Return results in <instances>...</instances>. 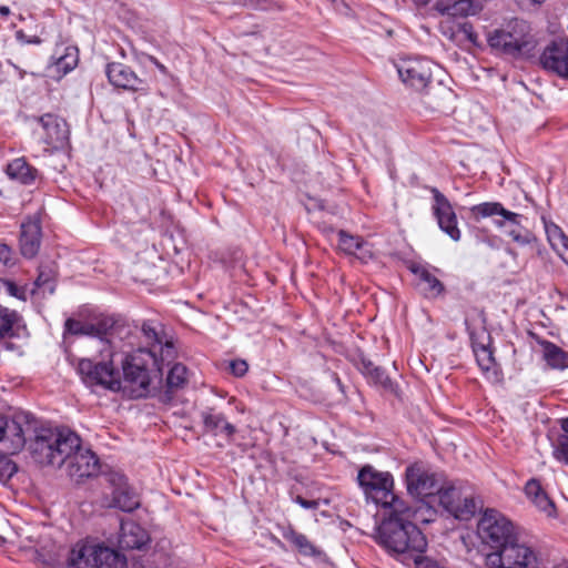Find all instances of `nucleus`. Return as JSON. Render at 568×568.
Wrapping results in <instances>:
<instances>
[{
	"mask_svg": "<svg viewBox=\"0 0 568 568\" xmlns=\"http://www.w3.org/2000/svg\"><path fill=\"white\" fill-rule=\"evenodd\" d=\"M236 3L256 10L281 9V4L276 0H234Z\"/></svg>",
	"mask_w": 568,
	"mask_h": 568,
	"instance_id": "obj_42",
	"label": "nucleus"
},
{
	"mask_svg": "<svg viewBox=\"0 0 568 568\" xmlns=\"http://www.w3.org/2000/svg\"><path fill=\"white\" fill-rule=\"evenodd\" d=\"M201 417L205 432L214 436L223 435L230 439L236 433V427L229 423L222 413H217L213 408L203 410Z\"/></svg>",
	"mask_w": 568,
	"mask_h": 568,
	"instance_id": "obj_22",
	"label": "nucleus"
},
{
	"mask_svg": "<svg viewBox=\"0 0 568 568\" xmlns=\"http://www.w3.org/2000/svg\"><path fill=\"white\" fill-rule=\"evenodd\" d=\"M0 294L27 302L28 286L27 284H19L11 278L0 277Z\"/></svg>",
	"mask_w": 568,
	"mask_h": 568,
	"instance_id": "obj_34",
	"label": "nucleus"
},
{
	"mask_svg": "<svg viewBox=\"0 0 568 568\" xmlns=\"http://www.w3.org/2000/svg\"><path fill=\"white\" fill-rule=\"evenodd\" d=\"M21 321V315L6 306L0 305V339L14 336V327Z\"/></svg>",
	"mask_w": 568,
	"mask_h": 568,
	"instance_id": "obj_31",
	"label": "nucleus"
},
{
	"mask_svg": "<svg viewBox=\"0 0 568 568\" xmlns=\"http://www.w3.org/2000/svg\"><path fill=\"white\" fill-rule=\"evenodd\" d=\"M436 10L448 18L467 17L476 12L477 6L473 0H437Z\"/></svg>",
	"mask_w": 568,
	"mask_h": 568,
	"instance_id": "obj_27",
	"label": "nucleus"
},
{
	"mask_svg": "<svg viewBox=\"0 0 568 568\" xmlns=\"http://www.w3.org/2000/svg\"><path fill=\"white\" fill-rule=\"evenodd\" d=\"M186 374L187 369L184 365L180 363L174 364L166 377L168 390L174 392L182 388L187 382Z\"/></svg>",
	"mask_w": 568,
	"mask_h": 568,
	"instance_id": "obj_36",
	"label": "nucleus"
},
{
	"mask_svg": "<svg viewBox=\"0 0 568 568\" xmlns=\"http://www.w3.org/2000/svg\"><path fill=\"white\" fill-rule=\"evenodd\" d=\"M368 378H371L373 383L381 385L385 389H393L392 379L388 377L385 371L378 366L376 367V369H373V373Z\"/></svg>",
	"mask_w": 568,
	"mask_h": 568,
	"instance_id": "obj_46",
	"label": "nucleus"
},
{
	"mask_svg": "<svg viewBox=\"0 0 568 568\" xmlns=\"http://www.w3.org/2000/svg\"><path fill=\"white\" fill-rule=\"evenodd\" d=\"M27 43H40V39L38 37H33L31 39L26 40Z\"/></svg>",
	"mask_w": 568,
	"mask_h": 568,
	"instance_id": "obj_56",
	"label": "nucleus"
},
{
	"mask_svg": "<svg viewBox=\"0 0 568 568\" xmlns=\"http://www.w3.org/2000/svg\"><path fill=\"white\" fill-rule=\"evenodd\" d=\"M0 262L6 266H11L14 264L13 251L7 244H0Z\"/></svg>",
	"mask_w": 568,
	"mask_h": 568,
	"instance_id": "obj_49",
	"label": "nucleus"
},
{
	"mask_svg": "<svg viewBox=\"0 0 568 568\" xmlns=\"http://www.w3.org/2000/svg\"><path fill=\"white\" fill-rule=\"evenodd\" d=\"M64 334L97 336L98 354L91 358H81L77 371L82 382L90 386H101L109 390L121 388V373L118 367L120 342L129 338L130 327L112 316L99 318L95 323H83L68 318Z\"/></svg>",
	"mask_w": 568,
	"mask_h": 568,
	"instance_id": "obj_1",
	"label": "nucleus"
},
{
	"mask_svg": "<svg viewBox=\"0 0 568 568\" xmlns=\"http://www.w3.org/2000/svg\"><path fill=\"white\" fill-rule=\"evenodd\" d=\"M121 355L118 366L121 365V388L131 398H142L155 390L162 382L164 363H170L175 357V348L172 342L155 343L152 347L139 348L133 353L120 347Z\"/></svg>",
	"mask_w": 568,
	"mask_h": 568,
	"instance_id": "obj_2",
	"label": "nucleus"
},
{
	"mask_svg": "<svg viewBox=\"0 0 568 568\" xmlns=\"http://www.w3.org/2000/svg\"><path fill=\"white\" fill-rule=\"evenodd\" d=\"M479 508H481L480 500H477L471 495H462V499L457 503L453 515L457 519L468 520L476 514Z\"/></svg>",
	"mask_w": 568,
	"mask_h": 568,
	"instance_id": "obj_32",
	"label": "nucleus"
},
{
	"mask_svg": "<svg viewBox=\"0 0 568 568\" xmlns=\"http://www.w3.org/2000/svg\"><path fill=\"white\" fill-rule=\"evenodd\" d=\"M488 42L491 48L510 55L528 53L535 45L528 22L519 19L510 21L506 29L495 30Z\"/></svg>",
	"mask_w": 568,
	"mask_h": 568,
	"instance_id": "obj_5",
	"label": "nucleus"
},
{
	"mask_svg": "<svg viewBox=\"0 0 568 568\" xmlns=\"http://www.w3.org/2000/svg\"><path fill=\"white\" fill-rule=\"evenodd\" d=\"M539 344L542 347V357L548 366L554 369L568 368V352L549 341L542 339Z\"/></svg>",
	"mask_w": 568,
	"mask_h": 568,
	"instance_id": "obj_28",
	"label": "nucleus"
},
{
	"mask_svg": "<svg viewBox=\"0 0 568 568\" xmlns=\"http://www.w3.org/2000/svg\"><path fill=\"white\" fill-rule=\"evenodd\" d=\"M34 437L30 442V452L33 459L40 465L62 467L63 459L55 457L58 447L51 443L54 438L51 427L33 428Z\"/></svg>",
	"mask_w": 568,
	"mask_h": 568,
	"instance_id": "obj_11",
	"label": "nucleus"
},
{
	"mask_svg": "<svg viewBox=\"0 0 568 568\" xmlns=\"http://www.w3.org/2000/svg\"><path fill=\"white\" fill-rule=\"evenodd\" d=\"M477 535L484 544L499 551L517 535L514 524L495 509H487L477 524Z\"/></svg>",
	"mask_w": 568,
	"mask_h": 568,
	"instance_id": "obj_7",
	"label": "nucleus"
},
{
	"mask_svg": "<svg viewBox=\"0 0 568 568\" xmlns=\"http://www.w3.org/2000/svg\"><path fill=\"white\" fill-rule=\"evenodd\" d=\"M6 172L11 180H16L24 185L33 184L39 176V171L31 166L24 158L12 160L7 165Z\"/></svg>",
	"mask_w": 568,
	"mask_h": 568,
	"instance_id": "obj_26",
	"label": "nucleus"
},
{
	"mask_svg": "<svg viewBox=\"0 0 568 568\" xmlns=\"http://www.w3.org/2000/svg\"><path fill=\"white\" fill-rule=\"evenodd\" d=\"M491 568H534L537 564L536 551L520 541L518 535L499 551L491 552L486 558Z\"/></svg>",
	"mask_w": 568,
	"mask_h": 568,
	"instance_id": "obj_8",
	"label": "nucleus"
},
{
	"mask_svg": "<svg viewBox=\"0 0 568 568\" xmlns=\"http://www.w3.org/2000/svg\"><path fill=\"white\" fill-rule=\"evenodd\" d=\"M545 230L547 234V239L554 250L560 248V245L567 243V235L564 231L556 224L549 223L545 224Z\"/></svg>",
	"mask_w": 568,
	"mask_h": 568,
	"instance_id": "obj_40",
	"label": "nucleus"
},
{
	"mask_svg": "<svg viewBox=\"0 0 568 568\" xmlns=\"http://www.w3.org/2000/svg\"><path fill=\"white\" fill-rule=\"evenodd\" d=\"M141 331L149 344V347H152L153 344L160 343L164 338L152 322H144Z\"/></svg>",
	"mask_w": 568,
	"mask_h": 568,
	"instance_id": "obj_44",
	"label": "nucleus"
},
{
	"mask_svg": "<svg viewBox=\"0 0 568 568\" xmlns=\"http://www.w3.org/2000/svg\"><path fill=\"white\" fill-rule=\"evenodd\" d=\"M457 33H459L457 44L462 45L465 42H469L471 44L477 43V34L475 33L473 26L469 22L463 21L459 26V29L457 30Z\"/></svg>",
	"mask_w": 568,
	"mask_h": 568,
	"instance_id": "obj_43",
	"label": "nucleus"
},
{
	"mask_svg": "<svg viewBox=\"0 0 568 568\" xmlns=\"http://www.w3.org/2000/svg\"><path fill=\"white\" fill-rule=\"evenodd\" d=\"M52 433H54V438H52L51 443H54L58 447L55 457L63 459L64 465L77 449H80L82 439L75 432L67 427L52 428Z\"/></svg>",
	"mask_w": 568,
	"mask_h": 568,
	"instance_id": "obj_20",
	"label": "nucleus"
},
{
	"mask_svg": "<svg viewBox=\"0 0 568 568\" xmlns=\"http://www.w3.org/2000/svg\"><path fill=\"white\" fill-rule=\"evenodd\" d=\"M474 353L476 361L480 369L486 374L488 378L497 379L498 372L497 365L493 355V351L485 345H474Z\"/></svg>",
	"mask_w": 568,
	"mask_h": 568,
	"instance_id": "obj_30",
	"label": "nucleus"
},
{
	"mask_svg": "<svg viewBox=\"0 0 568 568\" xmlns=\"http://www.w3.org/2000/svg\"><path fill=\"white\" fill-rule=\"evenodd\" d=\"M434 195L433 212L443 232H445L452 240L459 241L460 231L457 227V216L453 210L452 204L447 197L439 192L436 187H430Z\"/></svg>",
	"mask_w": 568,
	"mask_h": 568,
	"instance_id": "obj_13",
	"label": "nucleus"
},
{
	"mask_svg": "<svg viewBox=\"0 0 568 568\" xmlns=\"http://www.w3.org/2000/svg\"><path fill=\"white\" fill-rule=\"evenodd\" d=\"M357 480L366 496L384 509L392 507L395 501H404L394 494V480L387 471H378L373 466L366 465L358 471Z\"/></svg>",
	"mask_w": 568,
	"mask_h": 568,
	"instance_id": "obj_6",
	"label": "nucleus"
},
{
	"mask_svg": "<svg viewBox=\"0 0 568 568\" xmlns=\"http://www.w3.org/2000/svg\"><path fill=\"white\" fill-rule=\"evenodd\" d=\"M542 491L540 484L536 479H530L525 486V493L531 500Z\"/></svg>",
	"mask_w": 568,
	"mask_h": 568,
	"instance_id": "obj_51",
	"label": "nucleus"
},
{
	"mask_svg": "<svg viewBox=\"0 0 568 568\" xmlns=\"http://www.w3.org/2000/svg\"><path fill=\"white\" fill-rule=\"evenodd\" d=\"M420 510L422 508L414 509L405 501H395L385 509V518L377 529L378 544L393 555L424 552L427 540L413 520L428 523L430 519L419 517Z\"/></svg>",
	"mask_w": 568,
	"mask_h": 568,
	"instance_id": "obj_3",
	"label": "nucleus"
},
{
	"mask_svg": "<svg viewBox=\"0 0 568 568\" xmlns=\"http://www.w3.org/2000/svg\"><path fill=\"white\" fill-rule=\"evenodd\" d=\"M436 494L438 495L440 505L453 515L457 503L462 499L463 494L460 489L456 488L455 486L445 487L439 485Z\"/></svg>",
	"mask_w": 568,
	"mask_h": 568,
	"instance_id": "obj_33",
	"label": "nucleus"
},
{
	"mask_svg": "<svg viewBox=\"0 0 568 568\" xmlns=\"http://www.w3.org/2000/svg\"><path fill=\"white\" fill-rule=\"evenodd\" d=\"M105 74L109 82L115 88L134 92H146L149 90L148 82L139 78L130 67L123 63H108L105 68Z\"/></svg>",
	"mask_w": 568,
	"mask_h": 568,
	"instance_id": "obj_14",
	"label": "nucleus"
},
{
	"mask_svg": "<svg viewBox=\"0 0 568 568\" xmlns=\"http://www.w3.org/2000/svg\"><path fill=\"white\" fill-rule=\"evenodd\" d=\"M10 13V9L7 6L0 7V14L1 16H8Z\"/></svg>",
	"mask_w": 568,
	"mask_h": 568,
	"instance_id": "obj_55",
	"label": "nucleus"
},
{
	"mask_svg": "<svg viewBox=\"0 0 568 568\" xmlns=\"http://www.w3.org/2000/svg\"><path fill=\"white\" fill-rule=\"evenodd\" d=\"M377 366H375L371 361L366 359V358H362L361 359V363H359V371L367 377L371 376V374L373 373V369H376Z\"/></svg>",
	"mask_w": 568,
	"mask_h": 568,
	"instance_id": "obj_52",
	"label": "nucleus"
},
{
	"mask_svg": "<svg viewBox=\"0 0 568 568\" xmlns=\"http://www.w3.org/2000/svg\"><path fill=\"white\" fill-rule=\"evenodd\" d=\"M108 481L113 487L111 506L125 513H131L140 506L139 496L129 486L124 475L111 473L108 476Z\"/></svg>",
	"mask_w": 568,
	"mask_h": 568,
	"instance_id": "obj_16",
	"label": "nucleus"
},
{
	"mask_svg": "<svg viewBox=\"0 0 568 568\" xmlns=\"http://www.w3.org/2000/svg\"><path fill=\"white\" fill-rule=\"evenodd\" d=\"M426 511H427L428 514H433V510H432V509H429V508H427V509H426Z\"/></svg>",
	"mask_w": 568,
	"mask_h": 568,
	"instance_id": "obj_60",
	"label": "nucleus"
},
{
	"mask_svg": "<svg viewBox=\"0 0 568 568\" xmlns=\"http://www.w3.org/2000/svg\"><path fill=\"white\" fill-rule=\"evenodd\" d=\"M336 382H337L338 386L342 387V384H341V381L338 377H336Z\"/></svg>",
	"mask_w": 568,
	"mask_h": 568,
	"instance_id": "obj_59",
	"label": "nucleus"
},
{
	"mask_svg": "<svg viewBox=\"0 0 568 568\" xmlns=\"http://www.w3.org/2000/svg\"><path fill=\"white\" fill-rule=\"evenodd\" d=\"M18 38H24V34L21 31H19L18 32Z\"/></svg>",
	"mask_w": 568,
	"mask_h": 568,
	"instance_id": "obj_58",
	"label": "nucleus"
},
{
	"mask_svg": "<svg viewBox=\"0 0 568 568\" xmlns=\"http://www.w3.org/2000/svg\"><path fill=\"white\" fill-rule=\"evenodd\" d=\"M17 473V465L4 454L0 455V480L11 478Z\"/></svg>",
	"mask_w": 568,
	"mask_h": 568,
	"instance_id": "obj_45",
	"label": "nucleus"
},
{
	"mask_svg": "<svg viewBox=\"0 0 568 568\" xmlns=\"http://www.w3.org/2000/svg\"><path fill=\"white\" fill-rule=\"evenodd\" d=\"M95 554V545L78 542L69 551L67 568H94L97 565L93 558Z\"/></svg>",
	"mask_w": 568,
	"mask_h": 568,
	"instance_id": "obj_23",
	"label": "nucleus"
},
{
	"mask_svg": "<svg viewBox=\"0 0 568 568\" xmlns=\"http://www.w3.org/2000/svg\"><path fill=\"white\" fill-rule=\"evenodd\" d=\"M97 554L94 555V561L97 565L94 568H124L126 565V558L118 551L104 547L102 545H95Z\"/></svg>",
	"mask_w": 568,
	"mask_h": 568,
	"instance_id": "obj_29",
	"label": "nucleus"
},
{
	"mask_svg": "<svg viewBox=\"0 0 568 568\" xmlns=\"http://www.w3.org/2000/svg\"><path fill=\"white\" fill-rule=\"evenodd\" d=\"M423 552H414L413 555H409L415 562L416 568H443L436 560L423 556Z\"/></svg>",
	"mask_w": 568,
	"mask_h": 568,
	"instance_id": "obj_47",
	"label": "nucleus"
},
{
	"mask_svg": "<svg viewBox=\"0 0 568 568\" xmlns=\"http://www.w3.org/2000/svg\"><path fill=\"white\" fill-rule=\"evenodd\" d=\"M564 260L565 263L568 264V236H567V243H564L560 245V248L555 250Z\"/></svg>",
	"mask_w": 568,
	"mask_h": 568,
	"instance_id": "obj_54",
	"label": "nucleus"
},
{
	"mask_svg": "<svg viewBox=\"0 0 568 568\" xmlns=\"http://www.w3.org/2000/svg\"><path fill=\"white\" fill-rule=\"evenodd\" d=\"M54 270L49 265H41L39 267V274L34 281V286L37 288H43L52 294L55 290L54 287Z\"/></svg>",
	"mask_w": 568,
	"mask_h": 568,
	"instance_id": "obj_38",
	"label": "nucleus"
},
{
	"mask_svg": "<svg viewBox=\"0 0 568 568\" xmlns=\"http://www.w3.org/2000/svg\"><path fill=\"white\" fill-rule=\"evenodd\" d=\"M41 244V225L37 220H28L21 224L19 245L21 254L27 258L34 257Z\"/></svg>",
	"mask_w": 568,
	"mask_h": 568,
	"instance_id": "obj_19",
	"label": "nucleus"
},
{
	"mask_svg": "<svg viewBox=\"0 0 568 568\" xmlns=\"http://www.w3.org/2000/svg\"><path fill=\"white\" fill-rule=\"evenodd\" d=\"M230 369L234 376L242 377L247 372L248 365L243 359H235L231 362Z\"/></svg>",
	"mask_w": 568,
	"mask_h": 568,
	"instance_id": "obj_50",
	"label": "nucleus"
},
{
	"mask_svg": "<svg viewBox=\"0 0 568 568\" xmlns=\"http://www.w3.org/2000/svg\"><path fill=\"white\" fill-rule=\"evenodd\" d=\"M410 271L417 276V285L426 297L435 298L444 292V284L425 266L414 265Z\"/></svg>",
	"mask_w": 568,
	"mask_h": 568,
	"instance_id": "obj_24",
	"label": "nucleus"
},
{
	"mask_svg": "<svg viewBox=\"0 0 568 568\" xmlns=\"http://www.w3.org/2000/svg\"><path fill=\"white\" fill-rule=\"evenodd\" d=\"M469 212L476 222L491 217L494 224L520 246L531 244L536 240L535 235L521 225L523 215L506 210L499 202L479 203L471 206Z\"/></svg>",
	"mask_w": 568,
	"mask_h": 568,
	"instance_id": "obj_4",
	"label": "nucleus"
},
{
	"mask_svg": "<svg viewBox=\"0 0 568 568\" xmlns=\"http://www.w3.org/2000/svg\"><path fill=\"white\" fill-rule=\"evenodd\" d=\"M39 122L44 130V141L47 144H63L68 138V130L65 129V123L63 121L52 114H44L40 118Z\"/></svg>",
	"mask_w": 568,
	"mask_h": 568,
	"instance_id": "obj_25",
	"label": "nucleus"
},
{
	"mask_svg": "<svg viewBox=\"0 0 568 568\" xmlns=\"http://www.w3.org/2000/svg\"><path fill=\"white\" fill-rule=\"evenodd\" d=\"M406 484L408 493L416 497L434 496L440 485L434 474L422 469L417 465L409 466L406 469Z\"/></svg>",
	"mask_w": 568,
	"mask_h": 568,
	"instance_id": "obj_15",
	"label": "nucleus"
},
{
	"mask_svg": "<svg viewBox=\"0 0 568 568\" xmlns=\"http://www.w3.org/2000/svg\"><path fill=\"white\" fill-rule=\"evenodd\" d=\"M286 539L291 541L304 556L317 557L321 555V550H318L303 534L291 531L286 535Z\"/></svg>",
	"mask_w": 568,
	"mask_h": 568,
	"instance_id": "obj_35",
	"label": "nucleus"
},
{
	"mask_svg": "<svg viewBox=\"0 0 568 568\" xmlns=\"http://www.w3.org/2000/svg\"><path fill=\"white\" fill-rule=\"evenodd\" d=\"M402 81L417 91H425L432 88L435 72L439 67L425 58L403 60L397 65Z\"/></svg>",
	"mask_w": 568,
	"mask_h": 568,
	"instance_id": "obj_10",
	"label": "nucleus"
},
{
	"mask_svg": "<svg viewBox=\"0 0 568 568\" xmlns=\"http://www.w3.org/2000/svg\"><path fill=\"white\" fill-rule=\"evenodd\" d=\"M29 415L21 413L13 417L0 415V444L6 454L20 452L27 442L26 435L31 430Z\"/></svg>",
	"mask_w": 568,
	"mask_h": 568,
	"instance_id": "obj_9",
	"label": "nucleus"
},
{
	"mask_svg": "<svg viewBox=\"0 0 568 568\" xmlns=\"http://www.w3.org/2000/svg\"><path fill=\"white\" fill-rule=\"evenodd\" d=\"M151 538L149 532L133 520H122L118 534V546L122 550H142Z\"/></svg>",
	"mask_w": 568,
	"mask_h": 568,
	"instance_id": "obj_18",
	"label": "nucleus"
},
{
	"mask_svg": "<svg viewBox=\"0 0 568 568\" xmlns=\"http://www.w3.org/2000/svg\"><path fill=\"white\" fill-rule=\"evenodd\" d=\"M534 504L542 511L547 513L548 515H551L555 510V505L551 501V499L547 496L545 491L537 495L535 499H532Z\"/></svg>",
	"mask_w": 568,
	"mask_h": 568,
	"instance_id": "obj_48",
	"label": "nucleus"
},
{
	"mask_svg": "<svg viewBox=\"0 0 568 568\" xmlns=\"http://www.w3.org/2000/svg\"><path fill=\"white\" fill-rule=\"evenodd\" d=\"M78 64V51L74 48H67L65 53L60 55L54 68L59 73L67 74L72 71Z\"/></svg>",
	"mask_w": 568,
	"mask_h": 568,
	"instance_id": "obj_37",
	"label": "nucleus"
},
{
	"mask_svg": "<svg viewBox=\"0 0 568 568\" xmlns=\"http://www.w3.org/2000/svg\"><path fill=\"white\" fill-rule=\"evenodd\" d=\"M412 1H413L414 3H416V4H423V6H425V4H427L430 0H412Z\"/></svg>",
	"mask_w": 568,
	"mask_h": 568,
	"instance_id": "obj_57",
	"label": "nucleus"
},
{
	"mask_svg": "<svg viewBox=\"0 0 568 568\" xmlns=\"http://www.w3.org/2000/svg\"><path fill=\"white\" fill-rule=\"evenodd\" d=\"M460 23L462 22L455 21L453 18L445 17L439 23L440 32L450 41L458 43L459 33H457V30Z\"/></svg>",
	"mask_w": 568,
	"mask_h": 568,
	"instance_id": "obj_41",
	"label": "nucleus"
},
{
	"mask_svg": "<svg viewBox=\"0 0 568 568\" xmlns=\"http://www.w3.org/2000/svg\"><path fill=\"white\" fill-rule=\"evenodd\" d=\"M540 63L546 70L568 79V39L551 41L542 51Z\"/></svg>",
	"mask_w": 568,
	"mask_h": 568,
	"instance_id": "obj_12",
	"label": "nucleus"
},
{
	"mask_svg": "<svg viewBox=\"0 0 568 568\" xmlns=\"http://www.w3.org/2000/svg\"><path fill=\"white\" fill-rule=\"evenodd\" d=\"M338 248L347 254L354 255L362 262H367L372 258L373 253L369 245L361 236L347 233L344 230L338 231Z\"/></svg>",
	"mask_w": 568,
	"mask_h": 568,
	"instance_id": "obj_21",
	"label": "nucleus"
},
{
	"mask_svg": "<svg viewBox=\"0 0 568 568\" xmlns=\"http://www.w3.org/2000/svg\"><path fill=\"white\" fill-rule=\"evenodd\" d=\"M295 503H297L301 507L305 509H316L318 507L317 500H308L303 498L302 496H297L295 498Z\"/></svg>",
	"mask_w": 568,
	"mask_h": 568,
	"instance_id": "obj_53",
	"label": "nucleus"
},
{
	"mask_svg": "<svg viewBox=\"0 0 568 568\" xmlns=\"http://www.w3.org/2000/svg\"><path fill=\"white\" fill-rule=\"evenodd\" d=\"M561 428L566 434L558 438L554 455L559 462L568 464V417L561 419Z\"/></svg>",
	"mask_w": 568,
	"mask_h": 568,
	"instance_id": "obj_39",
	"label": "nucleus"
},
{
	"mask_svg": "<svg viewBox=\"0 0 568 568\" xmlns=\"http://www.w3.org/2000/svg\"><path fill=\"white\" fill-rule=\"evenodd\" d=\"M64 465L68 475L77 480L94 476L100 470V463L97 455L90 448H84L82 445Z\"/></svg>",
	"mask_w": 568,
	"mask_h": 568,
	"instance_id": "obj_17",
	"label": "nucleus"
}]
</instances>
